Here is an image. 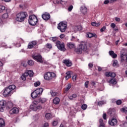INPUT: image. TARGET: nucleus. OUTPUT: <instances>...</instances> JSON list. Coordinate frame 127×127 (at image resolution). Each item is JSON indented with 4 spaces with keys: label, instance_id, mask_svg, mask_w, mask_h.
I'll return each instance as SVG.
<instances>
[{
    "label": "nucleus",
    "instance_id": "1",
    "mask_svg": "<svg viewBox=\"0 0 127 127\" xmlns=\"http://www.w3.org/2000/svg\"><path fill=\"white\" fill-rule=\"evenodd\" d=\"M83 51H87V44L85 42H82L78 47L75 49V52L77 54H82Z\"/></svg>",
    "mask_w": 127,
    "mask_h": 127
},
{
    "label": "nucleus",
    "instance_id": "2",
    "mask_svg": "<svg viewBox=\"0 0 127 127\" xmlns=\"http://www.w3.org/2000/svg\"><path fill=\"white\" fill-rule=\"evenodd\" d=\"M28 16V14L26 12H20L17 14L16 20L19 21V22H22V21H24V19Z\"/></svg>",
    "mask_w": 127,
    "mask_h": 127
},
{
    "label": "nucleus",
    "instance_id": "3",
    "mask_svg": "<svg viewBox=\"0 0 127 127\" xmlns=\"http://www.w3.org/2000/svg\"><path fill=\"white\" fill-rule=\"evenodd\" d=\"M28 22L30 25L33 26L36 25L38 23V19H37V17L34 15L29 16Z\"/></svg>",
    "mask_w": 127,
    "mask_h": 127
},
{
    "label": "nucleus",
    "instance_id": "4",
    "mask_svg": "<svg viewBox=\"0 0 127 127\" xmlns=\"http://www.w3.org/2000/svg\"><path fill=\"white\" fill-rule=\"evenodd\" d=\"M30 109L34 112H36L38 110H42V105L38 104L37 101H34L33 102V105H30Z\"/></svg>",
    "mask_w": 127,
    "mask_h": 127
},
{
    "label": "nucleus",
    "instance_id": "5",
    "mask_svg": "<svg viewBox=\"0 0 127 127\" xmlns=\"http://www.w3.org/2000/svg\"><path fill=\"white\" fill-rule=\"evenodd\" d=\"M44 79L47 81H50L56 77V74L52 72H48L44 74Z\"/></svg>",
    "mask_w": 127,
    "mask_h": 127
},
{
    "label": "nucleus",
    "instance_id": "6",
    "mask_svg": "<svg viewBox=\"0 0 127 127\" xmlns=\"http://www.w3.org/2000/svg\"><path fill=\"white\" fill-rule=\"evenodd\" d=\"M42 92H43V89L42 88L37 89L31 93V97H32L33 99H35L37 98V97H39V96L42 94Z\"/></svg>",
    "mask_w": 127,
    "mask_h": 127
},
{
    "label": "nucleus",
    "instance_id": "7",
    "mask_svg": "<svg viewBox=\"0 0 127 127\" xmlns=\"http://www.w3.org/2000/svg\"><path fill=\"white\" fill-rule=\"evenodd\" d=\"M67 28V22H61L58 24V29L60 30L61 32H65Z\"/></svg>",
    "mask_w": 127,
    "mask_h": 127
},
{
    "label": "nucleus",
    "instance_id": "8",
    "mask_svg": "<svg viewBox=\"0 0 127 127\" xmlns=\"http://www.w3.org/2000/svg\"><path fill=\"white\" fill-rule=\"evenodd\" d=\"M56 46L61 50V51H66V48H65V44L63 42H60V41H58L56 42Z\"/></svg>",
    "mask_w": 127,
    "mask_h": 127
},
{
    "label": "nucleus",
    "instance_id": "9",
    "mask_svg": "<svg viewBox=\"0 0 127 127\" xmlns=\"http://www.w3.org/2000/svg\"><path fill=\"white\" fill-rule=\"evenodd\" d=\"M33 59L39 63H43L44 61V59H43L41 55H40L33 56Z\"/></svg>",
    "mask_w": 127,
    "mask_h": 127
},
{
    "label": "nucleus",
    "instance_id": "10",
    "mask_svg": "<svg viewBox=\"0 0 127 127\" xmlns=\"http://www.w3.org/2000/svg\"><path fill=\"white\" fill-rule=\"evenodd\" d=\"M109 124L110 126L115 127L118 125V120L116 118H112L109 121Z\"/></svg>",
    "mask_w": 127,
    "mask_h": 127
},
{
    "label": "nucleus",
    "instance_id": "11",
    "mask_svg": "<svg viewBox=\"0 0 127 127\" xmlns=\"http://www.w3.org/2000/svg\"><path fill=\"white\" fill-rule=\"evenodd\" d=\"M5 101L2 100L0 101V112H3V109L5 108Z\"/></svg>",
    "mask_w": 127,
    "mask_h": 127
},
{
    "label": "nucleus",
    "instance_id": "12",
    "mask_svg": "<svg viewBox=\"0 0 127 127\" xmlns=\"http://www.w3.org/2000/svg\"><path fill=\"white\" fill-rule=\"evenodd\" d=\"M11 94H12V92H11L8 87L5 88L3 93V96H10Z\"/></svg>",
    "mask_w": 127,
    "mask_h": 127
},
{
    "label": "nucleus",
    "instance_id": "13",
    "mask_svg": "<svg viewBox=\"0 0 127 127\" xmlns=\"http://www.w3.org/2000/svg\"><path fill=\"white\" fill-rule=\"evenodd\" d=\"M19 112V109L16 107H13L9 111V113L11 115H13L14 114H18Z\"/></svg>",
    "mask_w": 127,
    "mask_h": 127
},
{
    "label": "nucleus",
    "instance_id": "14",
    "mask_svg": "<svg viewBox=\"0 0 127 127\" xmlns=\"http://www.w3.org/2000/svg\"><path fill=\"white\" fill-rule=\"evenodd\" d=\"M37 44V42H36V41H33L28 44V48L31 49V48H33Z\"/></svg>",
    "mask_w": 127,
    "mask_h": 127
},
{
    "label": "nucleus",
    "instance_id": "15",
    "mask_svg": "<svg viewBox=\"0 0 127 127\" xmlns=\"http://www.w3.org/2000/svg\"><path fill=\"white\" fill-rule=\"evenodd\" d=\"M105 75L106 77H112V78L116 77V73L113 72H106Z\"/></svg>",
    "mask_w": 127,
    "mask_h": 127
},
{
    "label": "nucleus",
    "instance_id": "16",
    "mask_svg": "<svg viewBox=\"0 0 127 127\" xmlns=\"http://www.w3.org/2000/svg\"><path fill=\"white\" fill-rule=\"evenodd\" d=\"M121 63H127V55H121Z\"/></svg>",
    "mask_w": 127,
    "mask_h": 127
},
{
    "label": "nucleus",
    "instance_id": "17",
    "mask_svg": "<svg viewBox=\"0 0 127 127\" xmlns=\"http://www.w3.org/2000/svg\"><path fill=\"white\" fill-rule=\"evenodd\" d=\"M42 17L44 20H48L50 18V14L48 13H45L42 15Z\"/></svg>",
    "mask_w": 127,
    "mask_h": 127
},
{
    "label": "nucleus",
    "instance_id": "18",
    "mask_svg": "<svg viewBox=\"0 0 127 127\" xmlns=\"http://www.w3.org/2000/svg\"><path fill=\"white\" fill-rule=\"evenodd\" d=\"M63 63L67 66V67H70L72 65V63L69 60H64L63 61Z\"/></svg>",
    "mask_w": 127,
    "mask_h": 127
},
{
    "label": "nucleus",
    "instance_id": "19",
    "mask_svg": "<svg viewBox=\"0 0 127 127\" xmlns=\"http://www.w3.org/2000/svg\"><path fill=\"white\" fill-rule=\"evenodd\" d=\"M87 10L88 9H87V7H86V6H82L81 7L80 11L83 14H86V13H87Z\"/></svg>",
    "mask_w": 127,
    "mask_h": 127
},
{
    "label": "nucleus",
    "instance_id": "20",
    "mask_svg": "<svg viewBox=\"0 0 127 127\" xmlns=\"http://www.w3.org/2000/svg\"><path fill=\"white\" fill-rule=\"evenodd\" d=\"M72 87V84L71 83H69L66 88H64V94H66V93L68 92V91H69V89H71V87Z\"/></svg>",
    "mask_w": 127,
    "mask_h": 127
},
{
    "label": "nucleus",
    "instance_id": "21",
    "mask_svg": "<svg viewBox=\"0 0 127 127\" xmlns=\"http://www.w3.org/2000/svg\"><path fill=\"white\" fill-rule=\"evenodd\" d=\"M109 55L112 57V58L116 59L118 57V55H117L115 52L113 51H110L109 52Z\"/></svg>",
    "mask_w": 127,
    "mask_h": 127
},
{
    "label": "nucleus",
    "instance_id": "22",
    "mask_svg": "<svg viewBox=\"0 0 127 127\" xmlns=\"http://www.w3.org/2000/svg\"><path fill=\"white\" fill-rule=\"evenodd\" d=\"M107 81L109 84H113V85H116L117 84V80L115 78H111L110 80L107 79Z\"/></svg>",
    "mask_w": 127,
    "mask_h": 127
},
{
    "label": "nucleus",
    "instance_id": "23",
    "mask_svg": "<svg viewBox=\"0 0 127 127\" xmlns=\"http://www.w3.org/2000/svg\"><path fill=\"white\" fill-rule=\"evenodd\" d=\"M67 47L70 49H72V48H75V44L72 43L71 42L67 43L66 44Z\"/></svg>",
    "mask_w": 127,
    "mask_h": 127
},
{
    "label": "nucleus",
    "instance_id": "24",
    "mask_svg": "<svg viewBox=\"0 0 127 127\" xmlns=\"http://www.w3.org/2000/svg\"><path fill=\"white\" fill-rule=\"evenodd\" d=\"M86 36L89 38H92V37H95V38H97V35L96 34H93L92 33H88Z\"/></svg>",
    "mask_w": 127,
    "mask_h": 127
},
{
    "label": "nucleus",
    "instance_id": "25",
    "mask_svg": "<svg viewBox=\"0 0 127 127\" xmlns=\"http://www.w3.org/2000/svg\"><path fill=\"white\" fill-rule=\"evenodd\" d=\"M53 103L55 104V105H58V104L60 103V99L58 97H56L53 100Z\"/></svg>",
    "mask_w": 127,
    "mask_h": 127
},
{
    "label": "nucleus",
    "instance_id": "26",
    "mask_svg": "<svg viewBox=\"0 0 127 127\" xmlns=\"http://www.w3.org/2000/svg\"><path fill=\"white\" fill-rule=\"evenodd\" d=\"M65 74H66L65 79L69 80V79H70V78H71V71H68L66 72Z\"/></svg>",
    "mask_w": 127,
    "mask_h": 127
},
{
    "label": "nucleus",
    "instance_id": "27",
    "mask_svg": "<svg viewBox=\"0 0 127 127\" xmlns=\"http://www.w3.org/2000/svg\"><path fill=\"white\" fill-rule=\"evenodd\" d=\"M5 126V123H4V120L3 119L0 118V127H3Z\"/></svg>",
    "mask_w": 127,
    "mask_h": 127
},
{
    "label": "nucleus",
    "instance_id": "28",
    "mask_svg": "<svg viewBox=\"0 0 127 127\" xmlns=\"http://www.w3.org/2000/svg\"><path fill=\"white\" fill-rule=\"evenodd\" d=\"M45 118L47 119V120H50V119H52L53 117L51 114L47 113L45 115Z\"/></svg>",
    "mask_w": 127,
    "mask_h": 127
},
{
    "label": "nucleus",
    "instance_id": "29",
    "mask_svg": "<svg viewBox=\"0 0 127 127\" xmlns=\"http://www.w3.org/2000/svg\"><path fill=\"white\" fill-rule=\"evenodd\" d=\"M26 77H28V74L25 72L23 73L21 76V79L23 81H25L26 80Z\"/></svg>",
    "mask_w": 127,
    "mask_h": 127
},
{
    "label": "nucleus",
    "instance_id": "30",
    "mask_svg": "<svg viewBox=\"0 0 127 127\" xmlns=\"http://www.w3.org/2000/svg\"><path fill=\"white\" fill-rule=\"evenodd\" d=\"M7 88L9 89V90L11 92H12L13 90H15L16 86L14 85H9Z\"/></svg>",
    "mask_w": 127,
    "mask_h": 127
},
{
    "label": "nucleus",
    "instance_id": "31",
    "mask_svg": "<svg viewBox=\"0 0 127 127\" xmlns=\"http://www.w3.org/2000/svg\"><path fill=\"white\" fill-rule=\"evenodd\" d=\"M121 55H127V50L123 49L121 51Z\"/></svg>",
    "mask_w": 127,
    "mask_h": 127
},
{
    "label": "nucleus",
    "instance_id": "32",
    "mask_svg": "<svg viewBox=\"0 0 127 127\" xmlns=\"http://www.w3.org/2000/svg\"><path fill=\"white\" fill-rule=\"evenodd\" d=\"M99 127H105V123H104V120H103V119L99 120Z\"/></svg>",
    "mask_w": 127,
    "mask_h": 127
},
{
    "label": "nucleus",
    "instance_id": "33",
    "mask_svg": "<svg viewBox=\"0 0 127 127\" xmlns=\"http://www.w3.org/2000/svg\"><path fill=\"white\" fill-rule=\"evenodd\" d=\"M50 93L52 97H56V96H58V93L53 90H51Z\"/></svg>",
    "mask_w": 127,
    "mask_h": 127
},
{
    "label": "nucleus",
    "instance_id": "34",
    "mask_svg": "<svg viewBox=\"0 0 127 127\" xmlns=\"http://www.w3.org/2000/svg\"><path fill=\"white\" fill-rule=\"evenodd\" d=\"M25 73H26L28 74V76H29L30 77H32L34 74L32 70H28V71H26Z\"/></svg>",
    "mask_w": 127,
    "mask_h": 127
},
{
    "label": "nucleus",
    "instance_id": "35",
    "mask_svg": "<svg viewBox=\"0 0 127 127\" xmlns=\"http://www.w3.org/2000/svg\"><path fill=\"white\" fill-rule=\"evenodd\" d=\"M75 98H77V94H73L72 95L68 96L69 100H73V99H75Z\"/></svg>",
    "mask_w": 127,
    "mask_h": 127
},
{
    "label": "nucleus",
    "instance_id": "36",
    "mask_svg": "<svg viewBox=\"0 0 127 127\" xmlns=\"http://www.w3.org/2000/svg\"><path fill=\"white\" fill-rule=\"evenodd\" d=\"M100 24H101L100 23V22L96 23L95 22H93L91 23V25H92V26L98 27V26H100Z\"/></svg>",
    "mask_w": 127,
    "mask_h": 127
},
{
    "label": "nucleus",
    "instance_id": "37",
    "mask_svg": "<svg viewBox=\"0 0 127 127\" xmlns=\"http://www.w3.org/2000/svg\"><path fill=\"white\" fill-rule=\"evenodd\" d=\"M2 18H3V19H6L7 18H8V14L7 13H4L2 15Z\"/></svg>",
    "mask_w": 127,
    "mask_h": 127
},
{
    "label": "nucleus",
    "instance_id": "38",
    "mask_svg": "<svg viewBox=\"0 0 127 127\" xmlns=\"http://www.w3.org/2000/svg\"><path fill=\"white\" fill-rule=\"evenodd\" d=\"M121 111L123 112V113H124L125 114H127V107H124L122 109H121Z\"/></svg>",
    "mask_w": 127,
    "mask_h": 127
},
{
    "label": "nucleus",
    "instance_id": "39",
    "mask_svg": "<svg viewBox=\"0 0 127 127\" xmlns=\"http://www.w3.org/2000/svg\"><path fill=\"white\" fill-rule=\"evenodd\" d=\"M118 61L117 60H114L113 61V65L114 66V67H116L117 66H118Z\"/></svg>",
    "mask_w": 127,
    "mask_h": 127
},
{
    "label": "nucleus",
    "instance_id": "40",
    "mask_svg": "<svg viewBox=\"0 0 127 127\" xmlns=\"http://www.w3.org/2000/svg\"><path fill=\"white\" fill-rule=\"evenodd\" d=\"M46 47L49 49H51V48H52V45L51 44L48 43L46 45Z\"/></svg>",
    "mask_w": 127,
    "mask_h": 127
},
{
    "label": "nucleus",
    "instance_id": "41",
    "mask_svg": "<svg viewBox=\"0 0 127 127\" xmlns=\"http://www.w3.org/2000/svg\"><path fill=\"white\" fill-rule=\"evenodd\" d=\"M57 125H58V120L54 121L53 122V126H54V127H56Z\"/></svg>",
    "mask_w": 127,
    "mask_h": 127
},
{
    "label": "nucleus",
    "instance_id": "42",
    "mask_svg": "<svg viewBox=\"0 0 127 127\" xmlns=\"http://www.w3.org/2000/svg\"><path fill=\"white\" fill-rule=\"evenodd\" d=\"M87 108H88V106H87L86 104H83L81 106V109L82 110H86V109H87Z\"/></svg>",
    "mask_w": 127,
    "mask_h": 127
},
{
    "label": "nucleus",
    "instance_id": "43",
    "mask_svg": "<svg viewBox=\"0 0 127 127\" xmlns=\"http://www.w3.org/2000/svg\"><path fill=\"white\" fill-rule=\"evenodd\" d=\"M28 64L30 65V66H32L33 64H34V63L33 62V61L32 60H30L28 62Z\"/></svg>",
    "mask_w": 127,
    "mask_h": 127
},
{
    "label": "nucleus",
    "instance_id": "44",
    "mask_svg": "<svg viewBox=\"0 0 127 127\" xmlns=\"http://www.w3.org/2000/svg\"><path fill=\"white\" fill-rule=\"evenodd\" d=\"M40 103H42V104H44L46 102V98H42L40 100Z\"/></svg>",
    "mask_w": 127,
    "mask_h": 127
},
{
    "label": "nucleus",
    "instance_id": "45",
    "mask_svg": "<svg viewBox=\"0 0 127 127\" xmlns=\"http://www.w3.org/2000/svg\"><path fill=\"white\" fill-rule=\"evenodd\" d=\"M34 85L35 87H38V86H40V82L37 81L34 83Z\"/></svg>",
    "mask_w": 127,
    "mask_h": 127
},
{
    "label": "nucleus",
    "instance_id": "46",
    "mask_svg": "<svg viewBox=\"0 0 127 127\" xmlns=\"http://www.w3.org/2000/svg\"><path fill=\"white\" fill-rule=\"evenodd\" d=\"M7 107L8 109H10V108H12V103L11 102H8Z\"/></svg>",
    "mask_w": 127,
    "mask_h": 127
},
{
    "label": "nucleus",
    "instance_id": "47",
    "mask_svg": "<svg viewBox=\"0 0 127 127\" xmlns=\"http://www.w3.org/2000/svg\"><path fill=\"white\" fill-rule=\"evenodd\" d=\"M104 104H106V102L105 101H99L98 102V106H102V105H104Z\"/></svg>",
    "mask_w": 127,
    "mask_h": 127
},
{
    "label": "nucleus",
    "instance_id": "48",
    "mask_svg": "<svg viewBox=\"0 0 127 127\" xmlns=\"http://www.w3.org/2000/svg\"><path fill=\"white\" fill-rule=\"evenodd\" d=\"M76 79H77V75L76 74H74L72 76V80L73 81V82H75V81H76Z\"/></svg>",
    "mask_w": 127,
    "mask_h": 127
},
{
    "label": "nucleus",
    "instance_id": "49",
    "mask_svg": "<svg viewBox=\"0 0 127 127\" xmlns=\"http://www.w3.org/2000/svg\"><path fill=\"white\" fill-rule=\"evenodd\" d=\"M72 9H73V5H71L68 7V11H71Z\"/></svg>",
    "mask_w": 127,
    "mask_h": 127
},
{
    "label": "nucleus",
    "instance_id": "50",
    "mask_svg": "<svg viewBox=\"0 0 127 127\" xmlns=\"http://www.w3.org/2000/svg\"><path fill=\"white\" fill-rule=\"evenodd\" d=\"M117 105H121L122 104V100H118L116 101Z\"/></svg>",
    "mask_w": 127,
    "mask_h": 127
},
{
    "label": "nucleus",
    "instance_id": "51",
    "mask_svg": "<svg viewBox=\"0 0 127 127\" xmlns=\"http://www.w3.org/2000/svg\"><path fill=\"white\" fill-rule=\"evenodd\" d=\"M105 30H106V26H103V27L100 29L101 32H103V31H105Z\"/></svg>",
    "mask_w": 127,
    "mask_h": 127
},
{
    "label": "nucleus",
    "instance_id": "52",
    "mask_svg": "<svg viewBox=\"0 0 127 127\" xmlns=\"http://www.w3.org/2000/svg\"><path fill=\"white\" fill-rule=\"evenodd\" d=\"M85 87L88 88L89 87V81H86L85 83Z\"/></svg>",
    "mask_w": 127,
    "mask_h": 127
},
{
    "label": "nucleus",
    "instance_id": "53",
    "mask_svg": "<svg viewBox=\"0 0 127 127\" xmlns=\"http://www.w3.org/2000/svg\"><path fill=\"white\" fill-rule=\"evenodd\" d=\"M58 38L55 37H53L52 38V40L53 41V42H55V41H56L57 40H58Z\"/></svg>",
    "mask_w": 127,
    "mask_h": 127
},
{
    "label": "nucleus",
    "instance_id": "54",
    "mask_svg": "<svg viewBox=\"0 0 127 127\" xmlns=\"http://www.w3.org/2000/svg\"><path fill=\"white\" fill-rule=\"evenodd\" d=\"M65 2H66V0H61L60 1V3L61 4H64Z\"/></svg>",
    "mask_w": 127,
    "mask_h": 127
},
{
    "label": "nucleus",
    "instance_id": "55",
    "mask_svg": "<svg viewBox=\"0 0 127 127\" xmlns=\"http://www.w3.org/2000/svg\"><path fill=\"white\" fill-rule=\"evenodd\" d=\"M111 27H112V28H115V27H116V24L114 23H111Z\"/></svg>",
    "mask_w": 127,
    "mask_h": 127
},
{
    "label": "nucleus",
    "instance_id": "56",
    "mask_svg": "<svg viewBox=\"0 0 127 127\" xmlns=\"http://www.w3.org/2000/svg\"><path fill=\"white\" fill-rule=\"evenodd\" d=\"M103 118L104 120H107V114L106 113L103 114Z\"/></svg>",
    "mask_w": 127,
    "mask_h": 127
},
{
    "label": "nucleus",
    "instance_id": "57",
    "mask_svg": "<svg viewBox=\"0 0 127 127\" xmlns=\"http://www.w3.org/2000/svg\"><path fill=\"white\" fill-rule=\"evenodd\" d=\"M88 67L89 68H92L93 67V63H90L88 64Z\"/></svg>",
    "mask_w": 127,
    "mask_h": 127
},
{
    "label": "nucleus",
    "instance_id": "58",
    "mask_svg": "<svg viewBox=\"0 0 127 127\" xmlns=\"http://www.w3.org/2000/svg\"><path fill=\"white\" fill-rule=\"evenodd\" d=\"M49 127V124L48 123H46L44 125V127Z\"/></svg>",
    "mask_w": 127,
    "mask_h": 127
},
{
    "label": "nucleus",
    "instance_id": "59",
    "mask_svg": "<svg viewBox=\"0 0 127 127\" xmlns=\"http://www.w3.org/2000/svg\"><path fill=\"white\" fill-rule=\"evenodd\" d=\"M115 20L119 22L121 21V19L120 18L115 17Z\"/></svg>",
    "mask_w": 127,
    "mask_h": 127
},
{
    "label": "nucleus",
    "instance_id": "60",
    "mask_svg": "<svg viewBox=\"0 0 127 127\" xmlns=\"http://www.w3.org/2000/svg\"><path fill=\"white\" fill-rule=\"evenodd\" d=\"M60 38H61V39L64 38V37H65V35L64 34H61L60 36Z\"/></svg>",
    "mask_w": 127,
    "mask_h": 127
},
{
    "label": "nucleus",
    "instance_id": "61",
    "mask_svg": "<svg viewBox=\"0 0 127 127\" xmlns=\"http://www.w3.org/2000/svg\"><path fill=\"white\" fill-rule=\"evenodd\" d=\"M123 127H127V122H125V123L123 124Z\"/></svg>",
    "mask_w": 127,
    "mask_h": 127
},
{
    "label": "nucleus",
    "instance_id": "62",
    "mask_svg": "<svg viewBox=\"0 0 127 127\" xmlns=\"http://www.w3.org/2000/svg\"><path fill=\"white\" fill-rule=\"evenodd\" d=\"M110 2V1L108 0H106L105 1H104V4H108V3H109Z\"/></svg>",
    "mask_w": 127,
    "mask_h": 127
},
{
    "label": "nucleus",
    "instance_id": "63",
    "mask_svg": "<svg viewBox=\"0 0 127 127\" xmlns=\"http://www.w3.org/2000/svg\"><path fill=\"white\" fill-rule=\"evenodd\" d=\"M76 28H77L78 30H81L82 29V27L80 26H77Z\"/></svg>",
    "mask_w": 127,
    "mask_h": 127
},
{
    "label": "nucleus",
    "instance_id": "64",
    "mask_svg": "<svg viewBox=\"0 0 127 127\" xmlns=\"http://www.w3.org/2000/svg\"><path fill=\"white\" fill-rule=\"evenodd\" d=\"M118 0H110V3H113V2H115V1H117Z\"/></svg>",
    "mask_w": 127,
    "mask_h": 127
}]
</instances>
